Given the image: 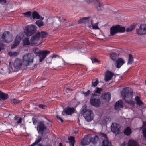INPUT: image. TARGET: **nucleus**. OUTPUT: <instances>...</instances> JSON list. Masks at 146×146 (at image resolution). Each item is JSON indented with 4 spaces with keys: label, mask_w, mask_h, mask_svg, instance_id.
Listing matches in <instances>:
<instances>
[{
    "label": "nucleus",
    "mask_w": 146,
    "mask_h": 146,
    "mask_svg": "<svg viewBox=\"0 0 146 146\" xmlns=\"http://www.w3.org/2000/svg\"><path fill=\"white\" fill-rule=\"evenodd\" d=\"M68 139L70 141L69 142L70 143V146H74V144L75 143L74 137L70 136L68 138Z\"/></svg>",
    "instance_id": "obj_26"
},
{
    "label": "nucleus",
    "mask_w": 146,
    "mask_h": 146,
    "mask_svg": "<svg viewBox=\"0 0 146 146\" xmlns=\"http://www.w3.org/2000/svg\"><path fill=\"white\" fill-rule=\"evenodd\" d=\"M18 46V45L17 44H15L14 43V44L11 47V49H13L14 48H16L17 46Z\"/></svg>",
    "instance_id": "obj_57"
},
{
    "label": "nucleus",
    "mask_w": 146,
    "mask_h": 146,
    "mask_svg": "<svg viewBox=\"0 0 146 146\" xmlns=\"http://www.w3.org/2000/svg\"><path fill=\"white\" fill-rule=\"evenodd\" d=\"M13 102L15 104H17L20 102V101L17 100L15 99H14L13 100Z\"/></svg>",
    "instance_id": "obj_53"
},
{
    "label": "nucleus",
    "mask_w": 146,
    "mask_h": 146,
    "mask_svg": "<svg viewBox=\"0 0 146 146\" xmlns=\"http://www.w3.org/2000/svg\"><path fill=\"white\" fill-rule=\"evenodd\" d=\"M2 40L4 42L9 43L12 40V37H2Z\"/></svg>",
    "instance_id": "obj_22"
},
{
    "label": "nucleus",
    "mask_w": 146,
    "mask_h": 146,
    "mask_svg": "<svg viewBox=\"0 0 146 146\" xmlns=\"http://www.w3.org/2000/svg\"><path fill=\"white\" fill-rule=\"evenodd\" d=\"M23 45H28L31 43V41H29V39L27 37H24L23 38Z\"/></svg>",
    "instance_id": "obj_21"
},
{
    "label": "nucleus",
    "mask_w": 146,
    "mask_h": 146,
    "mask_svg": "<svg viewBox=\"0 0 146 146\" xmlns=\"http://www.w3.org/2000/svg\"><path fill=\"white\" fill-rule=\"evenodd\" d=\"M127 144L128 146H139L137 141L132 139L129 140Z\"/></svg>",
    "instance_id": "obj_18"
},
{
    "label": "nucleus",
    "mask_w": 146,
    "mask_h": 146,
    "mask_svg": "<svg viewBox=\"0 0 146 146\" xmlns=\"http://www.w3.org/2000/svg\"><path fill=\"white\" fill-rule=\"evenodd\" d=\"M21 40V37H16L14 43L18 45L20 42Z\"/></svg>",
    "instance_id": "obj_39"
},
{
    "label": "nucleus",
    "mask_w": 146,
    "mask_h": 146,
    "mask_svg": "<svg viewBox=\"0 0 146 146\" xmlns=\"http://www.w3.org/2000/svg\"><path fill=\"white\" fill-rule=\"evenodd\" d=\"M131 133V129L129 127H127L125 130L124 133L126 135H129Z\"/></svg>",
    "instance_id": "obj_30"
},
{
    "label": "nucleus",
    "mask_w": 146,
    "mask_h": 146,
    "mask_svg": "<svg viewBox=\"0 0 146 146\" xmlns=\"http://www.w3.org/2000/svg\"><path fill=\"white\" fill-rule=\"evenodd\" d=\"M40 108H42L43 109H45L46 108V106L45 105H43L42 104H40L39 106Z\"/></svg>",
    "instance_id": "obj_54"
},
{
    "label": "nucleus",
    "mask_w": 146,
    "mask_h": 146,
    "mask_svg": "<svg viewBox=\"0 0 146 146\" xmlns=\"http://www.w3.org/2000/svg\"><path fill=\"white\" fill-rule=\"evenodd\" d=\"M18 54V53L17 52H10L8 54L11 56L15 57L17 56Z\"/></svg>",
    "instance_id": "obj_43"
},
{
    "label": "nucleus",
    "mask_w": 146,
    "mask_h": 146,
    "mask_svg": "<svg viewBox=\"0 0 146 146\" xmlns=\"http://www.w3.org/2000/svg\"><path fill=\"white\" fill-rule=\"evenodd\" d=\"M49 36L48 33L45 31H42L41 33L37 32L34 36Z\"/></svg>",
    "instance_id": "obj_17"
},
{
    "label": "nucleus",
    "mask_w": 146,
    "mask_h": 146,
    "mask_svg": "<svg viewBox=\"0 0 146 146\" xmlns=\"http://www.w3.org/2000/svg\"><path fill=\"white\" fill-rule=\"evenodd\" d=\"M22 120V118L21 117H20L17 121L16 122L15 124L16 125H17V124H19L21 122Z\"/></svg>",
    "instance_id": "obj_52"
},
{
    "label": "nucleus",
    "mask_w": 146,
    "mask_h": 146,
    "mask_svg": "<svg viewBox=\"0 0 146 146\" xmlns=\"http://www.w3.org/2000/svg\"><path fill=\"white\" fill-rule=\"evenodd\" d=\"M6 2V0H0V3L2 5L5 4Z\"/></svg>",
    "instance_id": "obj_56"
},
{
    "label": "nucleus",
    "mask_w": 146,
    "mask_h": 146,
    "mask_svg": "<svg viewBox=\"0 0 146 146\" xmlns=\"http://www.w3.org/2000/svg\"><path fill=\"white\" fill-rule=\"evenodd\" d=\"M123 103L121 100L117 102L115 105V108L116 110H118L123 107Z\"/></svg>",
    "instance_id": "obj_16"
},
{
    "label": "nucleus",
    "mask_w": 146,
    "mask_h": 146,
    "mask_svg": "<svg viewBox=\"0 0 146 146\" xmlns=\"http://www.w3.org/2000/svg\"><path fill=\"white\" fill-rule=\"evenodd\" d=\"M92 62L93 63L97 62H98V60L96 58H94L92 59Z\"/></svg>",
    "instance_id": "obj_58"
},
{
    "label": "nucleus",
    "mask_w": 146,
    "mask_h": 146,
    "mask_svg": "<svg viewBox=\"0 0 146 146\" xmlns=\"http://www.w3.org/2000/svg\"><path fill=\"white\" fill-rule=\"evenodd\" d=\"M101 100L104 103L108 102L110 101V93L109 92L103 93L101 96Z\"/></svg>",
    "instance_id": "obj_9"
},
{
    "label": "nucleus",
    "mask_w": 146,
    "mask_h": 146,
    "mask_svg": "<svg viewBox=\"0 0 146 146\" xmlns=\"http://www.w3.org/2000/svg\"><path fill=\"white\" fill-rule=\"evenodd\" d=\"M33 50L34 53L37 56H38L41 52V51H40L38 48H33Z\"/></svg>",
    "instance_id": "obj_37"
},
{
    "label": "nucleus",
    "mask_w": 146,
    "mask_h": 146,
    "mask_svg": "<svg viewBox=\"0 0 146 146\" xmlns=\"http://www.w3.org/2000/svg\"><path fill=\"white\" fill-rule=\"evenodd\" d=\"M19 118V117L18 116H15L14 118V120H18V118Z\"/></svg>",
    "instance_id": "obj_61"
},
{
    "label": "nucleus",
    "mask_w": 146,
    "mask_h": 146,
    "mask_svg": "<svg viewBox=\"0 0 146 146\" xmlns=\"http://www.w3.org/2000/svg\"><path fill=\"white\" fill-rule=\"evenodd\" d=\"M90 140L89 137H87L83 138L82 140L81 144L83 146L87 145L90 143Z\"/></svg>",
    "instance_id": "obj_15"
},
{
    "label": "nucleus",
    "mask_w": 146,
    "mask_h": 146,
    "mask_svg": "<svg viewBox=\"0 0 146 146\" xmlns=\"http://www.w3.org/2000/svg\"><path fill=\"white\" fill-rule=\"evenodd\" d=\"M102 90V89L101 88L97 87L96 89L94 90V92L95 93H100L101 91Z\"/></svg>",
    "instance_id": "obj_45"
},
{
    "label": "nucleus",
    "mask_w": 146,
    "mask_h": 146,
    "mask_svg": "<svg viewBox=\"0 0 146 146\" xmlns=\"http://www.w3.org/2000/svg\"><path fill=\"white\" fill-rule=\"evenodd\" d=\"M99 83V81L98 79H97L95 82H92V86L94 87L96 86Z\"/></svg>",
    "instance_id": "obj_44"
},
{
    "label": "nucleus",
    "mask_w": 146,
    "mask_h": 146,
    "mask_svg": "<svg viewBox=\"0 0 146 146\" xmlns=\"http://www.w3.org/2000/svg\"><path fill=\"white\" fill-rule=\"evenodd\" d=\"M32 120L33 123L34 124H36L38 122L36 118L33 117L32 118Z\"/></svg>",
    "instance_id": "obj_51"
},
{
    "label": "nucleus",
    "mask_w": 146,
    "mask_h": 146,
    "mask_svg": "<svg viewBox=\"0 0 146 146\" xmlns=\"http://www.w3.org/2000/svg\"><path fill=\"white\" fill-rule=\"evenodd\" d=\"M56 21L58 20V21L60 23V18L59 17H57L56 18Z\"/></svg>",
    "instance_id": "obj_60"
},
{
    "label": "nucleus",
    "mask_w": 146,
    "mask_h": 146,
    "mask_svg": "<svg viewBox=\"0 0 146 146\" xmlns=\"http://www.w3.org/2000/svg\"><path fill=\"white\" fill-rule=\"evenodd\" d=\"M110 34L113 36L118 33H123L126 31L125 28L124 27L119 25L113 26L110 28Z\"/></svg>",
    "instance_id": "obj_4"
},
{
    "label": "nucleus",
    "mask_w": 146,
    "mask_h": 146,
    "mask_svg": "<svg viewBox=\"0 0 146 146\" xmlns=\"http://www.w3.org/2000/svg\"><path fill=\"white\" fill-rule=\"evenodd\" d=\"M59 57V56L58 55L55 54H53V56H51V58L52 59L53 58H56V57Z\"/></svg>",
    "instance_id": "obj_59"
},
{
    "label": "nucleus",
    "mask_w": 146,
    "mask_h": 146,
    "mask_svg": "<svg viewBox=\"0 0 146 146\" xmlns=\"http://www.w3.org/2000/svg\"><path fill=\"white\" fill-rule=\"evenodd\" d=\"M49 20L50 22V23H49L50 26H51V27H55L56 28H58L59 27V25H56L55 23H54V22H53L52 19H50Z\"/></svg>",
    "instance_id": "obj_36"
},
{
    "label": "nucleus",
    "mask_w": 146,
    "mask_h": 146,
    "mask_svg": "<svg viewBox=\"0 0 146 146\" xmlns=\"http://www.w3.org/2000/svg\"><path fill=\"white\" fill-rule=\"evenodd\" d=\"M116 74L110 71V80H112V82L115 81V78L116 77Z\"/></svg>",
    "instance_id": "obj_32"
},
{
    "label": "nucleus",
    "mask_w": 146,
    "mask_h": 146,
    "mask_svg": "<svg viewBox=\"0 0 146 146\" xmlns=\"http://www.w3.org/2000/svg\"><path fill=\"white\" fill-rule=\"evenodd\" d=\"M56 117L58 120H60L61 122H63V120L58 115H56Z\"/></svg>",
    "instance_id": "obj_55"
},
{
    "label": "nucleus",
    "mask_w": 146,
    "mask_h": 146,
    "mask_svg": "<svg viewBox=\"0 0 146 146\" xmlns=\"http://www.w3.org/2000/svg\"><path fill=\"white\" fill-rule=\"evenodd\" d=\"M40 37H32L31 39V45L37 44V42L39 40Z\"/></svg>",
    "instance_id": "obj_19"
},
{
    "label": "nucleus",
    "mask_w": 146,
    "mask_h": 146,
    "mask_svg": "<svg viewBox=\"0 0 146 146\" xmlns=\"http://www.w3.org/2000/svg\"><path fill=\"white\" fill-rule=\"evenodd\" d=\"M35 23L39 27L42 26L44 25V22L40 20L37 21Z\"/></svg>",
    "instance_id": "obj_38"
},
{
    "label": "nucleus",
    "mask_w": 146,
    "mask_h": 146,
    "mask_svg": "<svg viewBox=\"0 0 146 146\" xmlns=\"http://www.w3.org/2000/svg\"><path fill=\"white\" fill-rule=\"evenodd\" d=\"M46 129L47 128L43 121H40L38 123L37 129L39 134L42 135L44 131L46 130Z\"/></svg>",
    "instance_id": "obj_7"
},
{
    "label": "nucleus",
    "mask_w": 146,
    "mask_h": 146,
    "mask_svg": "<svg viewBox=\"0 0 146 146\" xmlns=\"http://www.w3.org/2000/svg\"><path fill=\"white\" fill-rule=\"evenodd\" d=\"M90 90H88L86 92H83V94L86 97L88 96L90 94Z\"/></svg>",
    "instance_id": "obj_50"
},
{
    "label": "nucleus",
    "mask_w": 146,
    "mask_h": 146,
    "mask_svg": "<svg viewBox=\"0 0 146 146\" xmlns=\"http://www.w3.org/2000/svg\"><path fill=\"white\" fill-rule=\"evenodd\" d=\"M32 16L33 19H38L40 18V16L36 11L33 12L32 14Z\"/></svg>",
    "instance_id": "obj_29"
},
{
    "label": "nucleus",
    "mask_w": 146,
    "mask_h": 146,
    "mask_svg": "<svg viewBox=\"0 0 146 146\" xmlns=\"http://www.w3.org/2000/svg\"><path fill=\"white\" fill-rule=\"evenodd\" d=\"M91 24L92 26V29H99V28L98 26V22H97L95 24H93L92 23V21L91 20Z\"/></svg>",
    "instance_id": "obj_35"
},
{
    "label": "nucleus",
    "mask_w": 146,
    "mask_h": 146,
    "mask_svg": "<svg viewBox=\"0 0 146 146\" xmlns=\"http://www.w3.org/2000/svg\"><path fill=\"white\" fill-rule=\"evenodd\" d=\"M37 29L35 25H28L25 27L24 31L20 33L17 36H30L35 33Z\"/></svg>",
    "instance_id": "obj_1"
},
{
    "label": "nucleus",
    "mask_w": 146,
    "mask_h": 146,
    "mask_svg": "<svg viewBox=\"0 0 146 146\" xmlns=\"http://www.w3.org/2000/svg\"><path fill=\"white\" fill-rule=\"evenodd\" d=\"M90 17H84L79 20L78 21V23H86L88 22Z\"/></svg>",
    "instance_id": "obj_20"
},
{
    "label": "nucleus",
    "mask_w": 146,
    "mask_h": 146,
    "mask_svg": "<svg viewBox=\"0 0 146 146\" xmlns=\"http://www.w3.org/2000/svg\"><path fill=\"white\" fill-rule=\"evenodd\" d=\"M142 133L144 137L146 138V127L142 130Z\"/></svg>",
    "instance_id": "obj_48"
},
{
    "label": "nucleus",
    "mask_w": 146,
    "mask_h": 146,
    "mask_svg": "<svg viewBox=\"0 0 146 146\" xmlns=\"http://www.w3.org/2000/svg\"><path fill=\"white\" fill-rule=\"evenodd\" d=\"M135 100L136 101V104L139 106L142 105H144V103L142 102V101L140 100V97L138 96H136L135 98Z\"/></svg>",
    "instance_id": "obj_24"
},
{
    "label": "nucleus",
    "mask_w": 146,
    "mask_h": 146,
    "mask_svg": "<svg viewBox=\"0 0 146 146\" xmlns=\"http://www.w3.org/2000/svg\"><path fill=\"white\" fill-rule=\"evenodd\" d=\"M50 53V52L48 51H42L38 55L39 57V61L42 62L46 58L47 54Z\"/></svg>",
    "instance_id": "obj_12"
},
{
    "label": "nucleus",
    "mask_w": 146,
    "mask_h": 146,
    "mask_svg": "<svg viewBox=\"0 0 146 146\" xmlns=\"http://www.w3.org/2000/svg\"><path fill=\"white\" fill-rule=\"evenodd\" d=\"M38 139H37L34 143H33L32 144L29 146H34L40 142L41 141L42 138L40 136H38Z\"/></svg>",
    "instance_id": "obj_33"
},
{
    "label": "nucleus",
    "mask_w": 146,
    "mask_h": 146,
    "mask_svg": "<svg viewBox=\"0 0 146 146\" xmlns=\"http://www.w3.org/2000/svg\"><path fill=\"white\" fill-rule=\"evenodd\" d=\"M8 94L4 93L0 91V98L1 99L3 100H6L8 97Z\"/></svg>",
    "instance_id": "obj_25"
},
{
    "label": "nucleus",
    "mask_w": 146,
    "mask_h": 146,
    "mask_svg": "<svg viewBox=\"0 0 146 146\" xmlns=\"http://www.w3.org/2000/svg\"><path fill=\"white\" fill-rule=\"evenodd\" d=\"M67 90H72L70 88H66V89H64V90H65V91H66Z\"/></svg>",
    "instance_id": "obj_62"
},
{
    "label": "nucleus",
    "mask_w": 146,
    "mask_h": 146,
    "mask_svg": "<svg viewBox=\"0 0 146 146\" xmlns=\"http://www.w3.org/2000/svg\"><path fill=\"white\" fill-rule=\"evenodd\" d=\"M13 65L16 69L20 68L22 66V61L19 59H16L14 62Z\"/></svg>",
    "instance_id": "obj_14"
},
{
    "label": "nucleus",
    "mask_w": 146,
    "mask_h": 146,
    "mask_svg": "<svg viewBox=\"0 0 146 146\" xmlns=\"http://www.w3.org/2000/svg\"><path fill=\"white\" fill-rule=\"evenodd\" d=\"M119 125L116 123H113L111 126V131L116 134H119L120 133Z\"/></svg>",
    "instance_id": "obj_11"
},
{
    "label": "nucleus",
    "mask_w": 146,
    "mask_h": 146,
    "mask_svg": "<svg viewBox=\"0 0 146 146\" xmlns=\"http://www.w3.org/2000/svg\"><path fill=\"white\" fill-rule=\"evenodd\" d=\"M125 143H123L121 145V146H125Z\"/></svg>",
    "instance_id": "obj_63"
},
{
    "label": "nucleus",
    "mask_w": 146,
    "mask_h": 146,
    "mask_svg": "<svg viewBox=\"0 0 146 146\" xmlns=\"http://www.w3.org/2000/svg\"><path fill=\"white\" fill-rule=\"evenodd\" d=\"M52 58L51 56L48 57L46 59V60L47 63H51Z\"/></svg>",
    "instance_id": "obj_49"
},
{
    "label": "nucleus",
    "mask_w": 146,
    "mask_h": 146,
    "mask_svg": "<svg viewBox=\"0 0 146 146\" xmlns=\"http://www.w3.org/2000/svg\"><path fill=\"white\" fill-rule=\"evenodd\" d=\"M110 58L113 61H115L117 58V55L116 53H112L110 54Z\"/></svg>",
    "instance_id": "obj_27"
},
{
    "label": "nucleus",
    "mask_w": 146,
    "mask_h": 146,
    "mask_svg": "<svg viewBox=\"0 0 146 146\" xmlns=\"http://www.w3.org/2000/svg\"><path fill=\"white\" fill-rule=\"evenodd\" d=\"M11 36V34L8 31H6L4 32L2 36Z\"/></svg>",
    "instance_id": "obj_47"
},
{
    "label": "nucleus",
    "mask_w": 146,
    "mask_h": 146,
    "mask_svg": "<svg viewBox=\"0 0 146 146\" xmlns=\"http://www.w3.org/2000/svg\"><path fill=\"white\" fill-rule=\"evenodd\" d=\"M59 146H63L62 143H59Z\"/></svg>",
    "instance_id": "obj_64"
},
{
    "label": "nucleus",
    "mask_w": 146,
    "mask_h": 146,
    "mask_svg": "<svg viewBox=\"0 0 146 146\" xmlns=\"http://www.w3.org/2000/svg\"><path fill=\"white\" fill-rule=\"evenodd\" d=\"M97 96L98 95L95 93L92 94L90 100V104L96 107H99L101 103L99 98H97L95 97V96Z\"/></svg>",
    "instance_id": "obj_6"
},
{
    "label": "nucleus",
    "mask_w": 146,
    "mask_h": 146,
    "mask_svg": "<svg viewBox=\"0 0 146 146\" xmlns=\"http://www.w3.org/2000/svg\"><path fill=\"white\" fill-rule=\"evenodd\" d=\"M125 63L124 60L121 58H118L115 61L114 64L115 67L119 68Z\"/></svg>",
    "instance_id": "obj_13"
},
{
    "label": "nucleus",
    "mask_w": 146,
    "mask_h": 146,
    "mask_svg": "<svg viewBox=\"0 0 146 146\" xmlns=\"http://www.w3.org/2000/svg\"><path fill=\"white\" fill-rule=\"evenodd\" d=\"M81 113L88 122L91 121L93 119L92 111L90 110H87L85 105H84L81 108Z\"/></svg>",
    "instance_id": "obj_3"
},
{
    "label": "nucleus",
    "mask_w": 146,
    "mask_h": 146,
    "mask_svg": "<svg viewBox=\"0 0 146 146\" xmlns=\"http://www.w3.org/2000/svg\"><path fill=\"white\" fill-rule=\"evenodd\" d=\"M136 25L135 24L131 25L129 27L127 28L126 31L127 32H129L132 31L136 27Z\"/></svg>",
    "instance_id": "obj_31"
},
{
    "label": "nucleus",
    "mask_w": 146,
    "mask_h": 146,
    "mask_svg": "<svg viewBox=\"0 0 146 146\" xmlns=\"http://www.w3.org/2000/svg\"><path fill=\"white\" fill-rule=\"evenodd\" d=\"M34 55L33 54L28 53L25 54L23 56V64L25 66H28L33 62Z\"/></svg>",
    "instance_id": "obj_5"
},
{
    "label": "nucleus",
    "mask_w": 146,
    "mask_h": 146,
    "mask_svg": "<svg viewBox=\"0 0 146 146\" xmlns=\"http://www.w3.org/2000/svg\"><path fill=\"white\" fill-rule=\"evenodd\" d=\"M99 139V137L96 135L94 136V137H92L91 138H89L90 142H92V143L95 144L96 141H98Z\"/></svg>",
    "instance_id": "obj_28"
},
{
    "label": "nucleus",
    "mask_w": 146,
    "mask_h": 146,
    "mask_svg": "<svg viewBox=\"0 0 146 146\" xmlns=\"http://www.w3.org/2000/svg\"><path fill=\"white\" fill-rule=\"evenodd\" d=\"M103 145L102 146H110V144L108 140H104L102 142Z\"/></svg>",
    "instance_id": "obj_41"
},
{
    "label": "nucleus",
    "mask_w": 146,
    "mask_h": 146,
    "mask_svg": "<svg viewBox=\"0 0 146 146\" xmlns=\"http://www.w3.org/2000/svg\"><path fill=\"white\" fill-rule=\"evenodd\" d=\"M97 9L98 11H101L103 9L102 4L100 3H98L97 5Z\"/></svg>",
    "instance_id": "obj_40"
},
{
    "label": "nucleus",
    "mask_w": 146,
    "mask_h": 146,
    "mask_svg": "<svg viewBox=\"0 0 146 146\" xmlns=\"http://www.w3.org/2000/svg\"><path fill=\"white\" fill-rule=\"evenodd\" d=\"M24 17H30L31 15V11H28L23 14Z\"/></svg>",
    "instance_id": "obj_42"
},
{
    "label": "nucleus",
    "mask_w": 146,
    "mask_h": 146,
    "mask_svg": "<svg viewBox=\"0 0 146 146\" xmlns=\"http://www.w3.org/2000/svg\"><path fill=\"white\" fill-rule=\"evenodd\" d=\"M137 33L139 35H141L146 34V24H141L139 28L137 29Z\"/></svg>",
    "instance_id": "obj_8"
},
{
    "label": "nucleus",
    "mask_w": 146,
    "mask_h": 146,
    "mask_svg": "<svg viewBox=\"0 0 146 146\" xmlns=\"http://www.w3.org/2000/svg\"><path fill=\"white\" fill-rule=\"evenodd\" d=\"M121 94L123 99L128 104L132 106L134 105V102L132 100L133 96V92H129L127 88H125L122 91Z\"/></svg>",
    "instance_id": "obj_2"
},
{
    "label": "nucleus",
    "mask_w": 146,
    "mask_h": 146,
    "mask_svg": "<svg viewBox=\"0 0 146 146\" xmlns=\"http://www.w3.org/2000/svg\"><path fill=\"white\" fill-rule=\"evenodd\" d=\"M99 136L100 137H102V138H105L106 139H107V138L106 135V134L102 133H100L99 134Z\"/></svg>",
    "instance_id": "obj_46"
},
{
    "label": "nucleus",
    "mask_w": 146,
    "mask_h": 146,
    "mask_svg": "<svg viewBox=\"0 0 146 146\" xmlns=\"http://www.w3.org/2000/svg\"><path fill=\"white\" fill-rule=\"evenodd\" d=\"M105 77L104 80L106 82L110 80V71L107 70L105 72Z\"/></svg>",
    "instance_id": "obj_23"
},
{
    "label": "nucleus",
    "mask_w": 146,
    "mask_h": 146,
    "mask_svg": "<svg viewBox=\"0 0 146 146\" xmlns=\"http://www.w3.org/2000/svg\"><path fill=\"white\" fill-rule=\"evenodd\" d=\"M75 111V109L73 107H67L65 108L62 112V115H64L65 114L67 115H71L73 114Z\"/></svg>",
    "instance_id": "obj_10"
},
{
    "label": "nucleus",
    "mask_w": 146,
    "mask_h": 146,
    "mask_svg": "<svg viewBox=\"0 0 146 146\" xmlns=\"http://www.w3.org/2000/svg\"><path fill=\"white\" fill-rule=\"evenodd\" d=\"M129 58L128 59V62H127L128 64H131L133 61V58L132 55L131 54H129Z\"/></svg>",
    "instance_id": "obj_34"
}]
</instances>
